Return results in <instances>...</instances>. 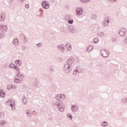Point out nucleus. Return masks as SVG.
Returning a JSON list of instances; mask_svg holds the SVG:
<instances>
[{
	"instance_id": "nucleus-21",
	"label": "nucleus",
	"mask_w": 127,
	"mask_h": 127,
	"mask_svg": "<svg viewBox=\"0 0 127 127\" xmlns=\"http://www.w3.org/2000/svg\"><path fill=\"white\" fill-rule=\"evenodd\" d=\"M12 43L15 46H17L18 45V40L17 39H15L12 41Z\"/></svg>"
},
{
	"instance_id": "nucleus-4",
	"label": "nucleus",
	"mask_w": 127,
	"mask_h": 127,
	"mask_svg": "<svg viewBox=\"0 0 127 127\" xmlns=\"http://www.w3.org/2000/svg\"><path fill=\"white\" fill-rule=\"evenodd\" d=\"M7 103L10 104V107H11L12 111H15V102L14 101L8 100L7 101Z\"/></svg>"
},
{
	"instance_id": "nucleus-30",
	"label": "nucleus",
	"mask_w": 127,
	"mask_h": 127,
	"mask_svg": "<svg viewBox=\"0 0 127 127\" xmlns=\"http://www.w3.org/2000/svg\"><path fill=\"white\" fill-rule=\"evenodd\" d=\"M101 126L104 127H108V122L104 121L102 123Z\"/></svg>"
},
{
	"instance_id": "nucleus-3",
	"label": "nucleus",
	"mask_w": 127,
	"mask_h": 127,
	"mask_svg": "<svg viewBox=\"0 0 127 127\" xmlns=\"http://www.w3.org/2000/svg\"><path fill=\"white\" fill-rule=\"evenodd\" d=\"M7 30V26L2 25H0V38H3L5 34L4 32H6Z\"/></svg>"
},
{
	"instance_id": "nucleus-18",
	"label": "nucleus",
	"mask_w": 127,
	"mask_h": 127,
	"mask_svg": "<svg viewBox=\"0 0 127 127\" xmlns=\"http://www.w3.org/2000/svg\"><path fill=\"white\" fill-rule=\"evenodd\" d=\"M4 95H5V93L4 92H3V89H0V97L1 98H4Z\"/></svg>"
},
{
	"instance_id": "nucleus-39",
	"label": "nucleus",
	"mask_w": 127,
	"mask_h": 127,
	"mask_svg": "<svg viewBox=\"0 0 127 127\" xmlns=\"http://www.w3.org/2000/svg\"><path fill=\"white\" fill-rule=\"evenodd\" d=\"M11 87L12 90H16V89L17 88V86L16 85L11 84Z\"/></svg>"
},
{
	"instance_id": "nucleus-29",
	"label": "nucleus",
	"mask_w": 127,
	"mask_h": 127,
	"mask_svg": "<svg viewBox=\"0 0 127 127\" xmlns=\"http://www.w3.org/2000/svg\"><path fill=\"white\" fill-rule=\"evenodd\" d=\"M14 82H15V83H16L17 84L21 83V79H18L17 78H15L14 79Z\"/></svg>"
},
{
	"instance_id": "nucleus-50",
	"label": "nucleus",
	"mask_w": 127,
	"mask_h": 127,
	"mask_svg": "<svg viewBox=\"0 0 127 127\" xmlns=\"http://www.w3.org/2000/svg\"><path fill=\"white\" fill-rule=\"evenodd\" d=\"M51 2H54L55 1V0H50Z\"/></svg>"
},
{
	"instance_id": "nucleus-41",
	"label": "nucleus",
	"mask_w": 127,
	"mask_h": 127,
	"mask_svg": "<svg viewBox=\"0 0 127 127\" xmlns=\"http://www.w3.org/2000/svg\"><path fill=\"white\" fill-rule=\"evenodd\" d=\"M28 41V39L26 38V37H24V42L25 43H27Z\"/></svg>"
},
{
	"instance_id": "nucleus-40",
	"label": "nucleus",
	"mask_w": 127,
	"mask_h": 127,
	"mask_svg": "<svg viewBox=\"0 0 127 127\" xmlns=\"http://www.w3.org/2000/svg\"><path fill=\"white\" fill-rule=\"evenodd\" d=\"M36 46H37L38 47V48H39V47H41V46H42V43H40L39 44H37L36 45Z\"/></svg>"
},
{
	"instance_id": "nucleus-45",
	"label": "nucleus",
	"mask_w": 127,
	"mask_h": 127,
	"mask_svg": "<svg viewBox=\"0 0 127 127\" xmlns=\"http://www.w3.org/2000/svg\"><path fill=\"white\" fill-rule=\"evenodd\" d=\"M7 90H10L11 89H12L11 85H8L7 87Z\"/></svg>"
},
{
	"instance_id": "nucleus-26",
	"label": "nucleus",
	"mask_w": 127,
	"mask_h": 127,
	"mask_svg": "<svg viewBox=\"0 0 127 127\" xmlns=\"http://www.w3.org/2000/svg\"><path fill=\"white\" fill-rule=\"evenodd\" d=\"M91 19H97V15L95 14H92L90 15Z\"/></svg>"
},
{
	"instance_id": "nucleus-20",
	"label": "nucleus",
	"mask_w": 127,
	"mask_h": 127,
	"mask_svg": "<svg viewBox=\"0 0 127 127\" xmlns=\"http://www.w3.org/2000/svg\"><path fill=\"white\" fill-rule=\"evenodd\" d=\"M82 3H89L92 0H79Z\"/></svg>"
},
{
	"instance_id": "nucleus-47",
	"label": "nucleus",
	"mask_w": 127,
	"mask_h": 127,
	"mask_svg": "<svg viewBox=\"0 0 127 127\" xmlns=\"http://www.w3.org/2000/svg\"><path fill=\"white\" fill-rule=\"evenodd\" d=\"M124 42L126 44H127V37H125Z\"/></svg>"
},
{
	"instance_id": "nucleus-25",
	"label": "nucleus",
	"mask_w": 127,
	"mask_h": 127,
	"mask_svg": "<svg viewBox=\"0 0 127 127\" xmlns=\"http://www.w3.org/2000/svg\"><path fill=\"white\" fill-rule=\"evenodd\" d=\"M65 20H69V19H71V15L69 14H66L64 16Z\"/></svg>"
},
{
	"instance_id": "nucleus-12",
	"label": "nucleus",
	"mask_w": 127,
	"mask_h": 127,
	"mask_svg": "<svg viewBox=\"0 0 127 127\" xmlns=\"http://www.w3.org/2000/svg\"><path fill=\"white\" fill-rule=\"evenodd\" d=\"M66 50L68 52H71L72 51V45L70 43H67L65 45Z\"/></svg>"
},
{
	"instance_id": "nucleus-8",
	"label": "nucleus",
	"mask_w": 127,
	"mask_h": 127,
	"mask_svg": "<svg viewBox=\"0 0 127 127\" xmlns=\"http://www.w3.org/2000/svg\"><path fill=\"white\" fill-rule=\"evenodd\" d=\"M68 29L69 31V32H70V33H76L77 30H76V27H75V26H74L73 25H70L68 27Z\"/></svg>"
},
{
	"instance_id": "nucleus-15",
	"label": "nucleus",
	"mask_w": 127,
	"mask_h": 127,
	"mask_svg": "<svg viewBox=\"0 0 127 127\" xmlns=\"http://www.w3.org/2000/svg\"><path fill=\"white\" fill-rule=\"evenodd\" d=\"M4 18H5V14L4 13H1L0 14V21L3 22L4 21Z\"/></svg>"
},
{
	"instance_id": "nucleus-2",
	"label": "nucleus",
	"mask_w": 127,
	"mask_h": 127,
	"mask_svg": "<svg viewBox=\"0 0 127 127\" xmlns=\"http://www.w3.org/2000/svg\"><path fill=\"white\" fill-rule=\"evenodd\" d=\"M73 63H74V60L69 59L66 61V64H65L64 67V72L66 74H70L72 69L73 68Z\"/></svg>"
},
{
	"instance_id": "nucleus-9",
	"label": "nucleus",
	"mask_w": 127,
	"mask_h": 127,
	"mask_svg": "<svg viewBox=\"0 0 127 127\" xmlns=\"http://www.w3.org/2000/svg\"><path fill=\"white\" fill-rule=\"evenodd\" d=\"M126 33H127V30L124 28L121 29L119 32V34L120 36H125Z\"/></svg>"
},
{
	"instance_id": "nucleus-44",
	"label": "nucleus",
	"mask_w": 127,
	"mask_h": 127,
	"mask_svg": "<svg viewBox=\"0 0 127 127\" xmlns=\"http://www.w3.org/2000/svg\"><path fill=\"white\" fill-rule=\"evenodd\" d=\"M112 42L114 43H116V42H117V39L116 38H113L112 39Z\"/></svg>"
},
{
	"instance_id": "nucleus-11",
	"label": "nucleus",
	"mask_w": 127,
	"mask_h": 127,
	"mask_svg": "<svg viewBox=\"0 0 127 127\" xmlns=\"http://www.w3.org/2000/svg\"><path fill=\"white\" fill-rule=\"evenodd\" d=\"M57 49L60 50L61 52H64L65 51V46L64 45H58L57 46Z\"/></svg>"
},
{
	"instance_id": "nucleus-42",
	"label": "nucleus",
	"mask_w": 127,
	"mask_h": 127,
	"mask_svg": "<svg viewBox=\"0 0 127 127\" xmlns=\"http://www.w3.org/2000/svg\"><path fill=\"white\" fill-rule=\"evenodd\" d=\"M21 48L22 50L23 51H25V50H26V47L25 46H22Z\"/></svg>"
},
{
	"instance_id": "nucleus-49",
	"label": "nucleus",
	"mask_w": 127,
	"mask_h": 127,
	"mask_svg": "<svg viewBox=\"0 0 127 127\" xmlns=\"http://www.w3.org/2000/svg\"><path fill=\"white\" fill-rule=\"evenodd\" d=\"M47 6H49V3L47 2H45V3H44Z\"/></svg>"
},
{
	"instance_id": "nucleus-36",
	"label": "nucleus",
	"mask_w": 127,
	"mask_h": 127,
	"mask_svg": "<svg viewBox=\"0 0 127 127\" xmlns=\"http://www.w3.org/2000/svg\"><path fill=\"white\" fill-rule=\"evenodd\" d=\"M0 118L1 119L4 118V113L3 112H0Z\"/></svg>"
},
{
	"instance_id": "nucleus-14",
	"label": "nucleus",
	"mask_w": 127,
	"mask_h": 127,
	"mask_svg": "<svg viewBox=\"0 0 127 127\" xmlns=\"http://www.w3.org/2000/svg\"><path fill=\"white\" fill-rule=\"evenodd\" d=\"M17 77L19 78L21 80H23V78H24V75L21 72H18L17 74Z\"/></svg>"
},
{
	"instance_id": "nucleus-48",
	"label": "nucleus",
	"mask_w": 127,
	"mask_h": 127,
	"mask_svg": "<svg viewBox=\"0 0 127 127\" xmlns=\"http://www.w3.org/2000/svg\"><path fill=\"white\" fill-rule=\"evenodd\" d=\"M25 7H26V8H29V5L28 4H26L25 5Z\"/></svg>"
},
{
	"instance_id": "nucleus-43",
	"label": "nucleus",
	"mask_w": 127,
	"mask_h": 127,
	"mask_svg": "<svg viewBox=\"0 0 127 127\" xmlns=\"http://www.w3.org/2000/svg\"><path fill=\"white\" fill-rule=\"evenodd\" d=\"M39 11L41 12V15H40V16H42V15H43V10H42V9H39Z\"/></svg>"
},
{
	"instance_id": "nucleus-5",
	"label": "nucleus",
	"mask_w": 127,
	"mask_h": 127,
	"mask_svg": "<svg viewBox=\"0 0 127 127\" xmlns=\"http://www.w3.org/2000/svg\"><path fill=\"white\" fill-rule=\"evenodd\" d=\"M101 55L102 57L107 58V57H109V56H110V52L106 51L105 49H102L101 51Z\"/></svg>"
},
{
	"instance_id": "nucleus-10",
	"label": "nucleus",
	"mask_w": 127,
	"mask_h": 127,
	"mask_svg": "<svg viewBox=\"0 0 127 127\" xmlns=\"http://www.w3.org/2000/svg\"><path fill=\"white\" fill-rule=\"evenodd\" d=\"M77 15H82L83 13V8L77 7L75 9Z\"/></svg>"
},
{
	"instance_id": "nucleus-23",
	"label": "nucleus",
	"mask_w": 127,
	"mask_h": 127,
	"mask_svg": "<svg viewBox=\"0 0 127 127\" xmlns=\"http://www.w3.org/2000/svg\"><path fill=\"white\" fill-rule=\"evenodd\" d=\"M93 48H94V47L90 45L89 47H87L86 51H87L88 52H90V51L93 50Z\"/></svg>"
},
{
	"instance_id": "nucleus-13",
	"label": "nucleus",
	"mask_w": 127,
	"mask_h": 127,
	"mask_svg": "<svg viewBox=\"0 0 127 127\" xmlns=\"http://www.w3.org/2000/svg\"><path fill=\"white\" fill-rule=\"evenodd\" d=\"M25 113L28 117H32V115H33L32 111H31V110H27L25 111Z\"/></svg>"
},
{
	"instance_id": "nucleus-1",
	"label": "nucleus",
	"mask_w": 127,
	"mask_h": 127,
	"mask_svg": "<svg viewBox=\"0 0 127 127\" xmlns=\"http://www.w3.org/2000/svg\"><path fill=\"white\" fill-rule=\"evenodd\" d=\"M66 98V96L64 94H58L56 96V100H57L58 101L55 104V106H57L59 111L61 112H64L65 110V105L64 103L62 102Z\"/></svg>"
},
{
	"instance_id": "nucleus-27",
	"label": "nucleus",
	"mask_w": 127,
	"mask_h": 127,
	"mask_svg": "<svg viewBox=\"0 0 127 127\" xmlns=\"http://www.w3.org/2000/svg\"><path fill=\"white\" fill-rule=\"evenodd\" d=\"M22 100L24 105H26L27 104V99L25 98V97H23Z\"/></svg>"
},
{
	"instance_id": "nucleus-24",
	"label": "nucleus",
	"mask_w": 127,
	"mask_h": 127,
	"mask_svg": "<svg viewBox=\"0 0 127 127\" xmlns=\"http://www.w3.org/2000/svg\"><path fill=\"white\" fill-rule=\"evenodd\" d=\"M121 102L122 104H127V97H125L123 98L121 100Z\"/></svg>"
},
{
	"instance_id": "nucleus-54",
	"label": "nucleus",
	"mask_w": 127,
	"mask_h": 127,
	"mask_svg": "<svg viewBox=\"0 0 127 127\" xmlns=\"http://www.w3.org/2000/svg\"><path fill=\"white\" fill-rule=\"evenodd\" d=\"M35 112V111H33V113H34Z\"/></svg>"
},
{
	"instance_id": "nucleus-7",
	"label": "nucleus",
	"mask_w": 127,
	"mask_h": 127,
	"mask_svg": "<svg viewBox=\"0 0 127 127\" xmlns=\"http://www.w3.org/2000/svg\"><path fill=\"white\" fill-rule=\"evenodd\" d=\"M110 23V17H106L102 22V24L104 26H108Z\"/></svg>"
},
{
	"instance_id": "nucleus-52",
	"label": "nucleus",
	"mask_w": 127,
	"mask_h": 127,
	"mask_svg": "<svg viewBox=\"0 0 127 127\" xmlns=\"http://www.w3.org/2000/svg\"><path fill=\"white\" fill-rule=\"evenodd\" d=\"M24 0H21V1L23 2V1H24Z\"/></svg>"
},
{
	"instance_id": "nucleus-35",
	"label": "nucleus",
	"mask_w": 127,
	"mask_h": 127,
	"mask_svg": "<svg viewBox=\"0 0 127 127\" xmlns=\"http://www.w3.org/2000/svg\"><path fill=\"white\" fill-rule=\"evenodd\" d=\"M15 65L13 64H10L9 65V68L10 67V68H12L13 69H14L15 67Z\"/></svg>"
},
{
	"instance_id": "nucleus-31",
	"label": "nucleus",
	"mask_w": 127,
	"mask_h": 127,
	"mask_svg": "<svg viewBox=\"0 0 127 127\" xmlns=\"http://www.w3.org/2000/svg\"><path fill=\"white\" fill-rule=\"evenodd\" d=\"M107 1L110 2V3H114V2H118L119 0H107Z\"/></svg>"
},
{
	"instance_id": "nucleus-19",
	"label": "nucleus",
	"mask_w": 127,
	"mask_h": 127,
	"mask_svg": "<svg viewBox=\"0 0 127 127\" xmlns=\"http://www.w3.org/2000/svg\"><path fill=\"white\" fill-rule=\"evenodd\" d=\"M15 63L18 67H19V66H21V61L18 60L15 61Z\"/></svg>"
},
{
	"instance_id": "nucleus-33",
	"label": "nucleus",
	"mask_w": 127,
	"mask_h": 127,
	"mask_svg": "<svg viewBox=\"0 0 127 127\" xmlns=\"http://www.w3.org/2000/svg\"><path fill=\"white\" fill-rule=\"evenodd\" d=\"M98 35H99V36H101V37H104L105 34V33L103 32H100V33H99Z\"/></svg>"
},
{
	"instance_id": "nucleus-16",
	"label": "nucleus",
	"mask_w": 127,
	"mask_h": 127,
	"mask_svg": "<svg viewBox=\"0 0 127 127\" xmlns=\"http://www.w3.org/2000/svg\"><path fill=\"white\" fill-rule=\"evenodd\" d=\"M45 2H47V1L45 0L42 2V7L43 8H45V9H48V8H49V6H47L46 4H45L44 3H45Z\"/></svg>"
},
{
	"instance_id": "nucleus-6",
	"label": "nucleus",
	"mask_w": 127,
	"mask_h": 127,
	"mask_svg": "<svg viewBox=\"0 0 127 127\" xmlns=\"http://www.w3.org/2000/svg\"><path fill=\"white\" fill-rule=\"evenodd\" d=\"M70 110L72 113H77V112H79V106L77 104L72 105L71 106Z\"/></svg>"
},
{
	"instance_id": "nucleus-22",
	"label": "nucleus",
	"mask_w": 127,
	"mask_h": 127,
	"mask_svg": "<svg viewBox=\"0 0 127 127\" xmlns=\"http://www.w3.org/2000/svg\"><path fill=\"white\" fill-rule=\"evenodd\" d=\"M33 85L34 87H37V85H38V80L37 79H35L34 80V82H33Z\"/></svg>"
},
{
	"instance_id": "nucleus-34",
	"label": "nucleus",
	"mask_w": 127,
	"mask_h": 127,
	"mask_svg": "<svg viewBox=\"0 0 127 127\" xmlns=\"http://www.w3.org/2000/svg\"><path fill=\"white\" fill-rule=\"evenodd\" d=\"M94 43H98L99 42V38L96 37L93 39Z\"/></svg>"
},
{
	"instance_id": "nucleus-46",
	"label": "nucleus",
	"mask_w": 127,
	"mask_h": 127,
	"mask_svg": "<svg viewBox=\"0 0 127 127\" xmlns=\"http://www.w3.org/2000/svg\"><path fill=\"white\" fill-rule=\"evenodd\" d=\"M58 61H59V62H62V61H63V60H62V59L61 58H58Z\"/></svg>"
},
{
	"instance_id": "nucleus-32",
	"label": "nucleus",
	"mask_w": 127,
	"mask_h": 127,
	"mask_svg": "<svg viewBox=\"0 0 127 127\" xmlns=\"http://www.w3.org/2000/svg\"><path fill=\"white\" fill-rule=\"evenodd\" d=\"M67 117L69 119V120H72L73 119V116H72V114H71V113L67 114Z\"/></svg>"
},
{
	"instance_id": "nucleus-37",
	"label": "nucleus",
	"mask_w": 127,
	"mask_h": 127,
	"mask_svg": "<svg viewBox=\"0 0 127 127\" xmlns=\"http://www.w3.org/2000/svg\"><path fill=\"white\" fill-rule=\"evenodd\" d=\"M73 22L74 20H73V19L68 20V23H69V24H73Z\"/></svg>"
},
{
	"instance_id": "nucleus-17",
	"label": "nucleus",
	"mask_w": 127,
	"mask_h": 127,
	"mask_svg": "<svg viewBox=\"0 0 127 127\" xmlns=\"http://www.w3.org/2000/svg\"><path fill=\"white\" fill-rule=\"evenodd\" d=\"M4 125H6V121L4 120H1L0 121V126L3 127Z\"/></svg>"
},
{
	"instance_id": "nucleus-53",
	"label": "nucleus",
	"mask_w": 127,
	"mask_h": 127,
	"mask_svg": "<svg viewBox=\"0 0 127 127\" xmlns=\"http://www.w3.org/2000/svg\"><path fill=\"white\" fill-rule=\"evenodd\" d=\"M21 0H20V2H22Z\"/></svg>"
},
{
	"instance_id": "nucleus-38",
	"label": "nucleus",
	"mask_w": 127,
	"mask_h": 127,
	"mask_svg": "<svg viewBox=\"0 0 127 127\" xmlns=\"http://www.w3.org/2000/svg\"><path fill=\"white\" fill-rule=\"evenodd\" d=\"M17 71V73H19L20 72V69H19V67H17V66H15L14 68Z\"/></svg>"
},
{
	"instance_id": "nucleus-55",
	"label": "nucleus",
	"mask_w": 127,
	"mask_h": 127,
	"mask_svg": "<svg viewBox=\"0 0 127 127\" xmlns=\"http://www.w3.org/2000/svg\"><path fill=\"white\" fill-rule=\"evenodd\" d=\"M51 70L52 71V68H51Z\"/></svg>"
},
{
	"instance_id": "nucleus-51",
	"label": "nucleus",
	"mask_w": 127,
	"mask_h": 127,
	"mask_svg": "<svg viewBox=\"0 0 127 127\" xmlns=\"http://www.w3.org/2000/svg\"><path fill=\"white\" fill-rule=\"evenodd\" d=\"M72 127H77V126H75V125H73V126H72Z\"/></svg>"
},
{
	"instance_id": "nucleus-28",
	"label": "nucleus",
	"mask_w": 127,
	"mask_h": 127,
	"mask_svg": "<svg viewBox=\"0 0 127 127\" xmlns=\"http://www.w3.org/2000/svg\"><path fill=\"white\" fill-rule=\"evenodd\" d=\"M79 73H80V71L78 69H75L73 72V75H76V76H78V74H79Z\"/></svg>"
}]
</instances>
